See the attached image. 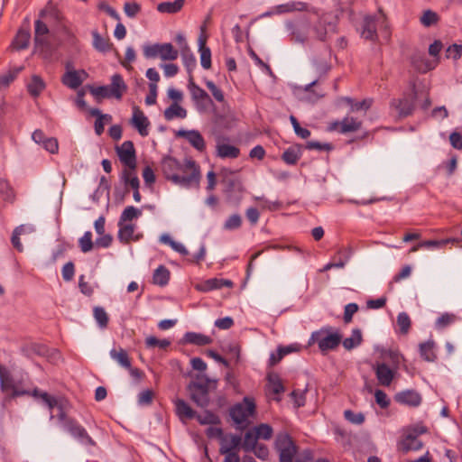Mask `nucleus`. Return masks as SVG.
<instances>
[{"label": "nucleus", "mask_w": 462, "mask_h": 462, "mask_svg": "<svg viewBox=\"0 0 462 462\" xmlns=\"http://www.w3.org/2000/svg\"><path fill=\"white\" fill-rule=\"evenodd\" d=\"M195 170L198 171V180H197V183L191 184L189 187H184L185 189H191V188L199 189V188L200 180H201V171H200L199 165L191 157L185 158L184 162L180 163V173L182 176H185V175L189 176Z\"/></svg>", "instance_id": "obj_21"}, {"label": "nucleus", "mask_w": 462, "mask_h": 462, "mask_svg": "<svg viewBox=\"0 0 462 462\" xmlns=\"http://www.w3.org/2000/svg\"><path fill=\"white\" fill-rule=\"evenodd\" d=\"M92 45L99 52L106 53L112 51L114 45L108 37H103L97 30L92 32Z\"/></svg>", "instance_id": "obj_26"}, {"label": "nucleus", "mask_w": 462, "mask_h": 462, "mask_svg": "<svg viewBox=\"0 0 462 462\" xmlns=\"http://www.w3.org/2000/svg\"><path fill=\"white\" fill-rule=\"evenodd\" d=\"M184 137L196 150L203 152L206 149V143L202 134L197 130H180L177 134Z\"/></svg>", "instance_id": "obj_20"}, {"label": "nucleus", "mask_w": 462, "mask_h": 462, "mask_svg": "<svg viewBox=\"0 0 462 462\" xmlns=\"http://www.w3.org/2000/svg\"><path fill=\"white\" fill-rule=\"evenodd\" d=\"M176 414L181 419L192 420L197 417V412L182 399L174 401Z\"/></svg>", "instance_id": "obj_29"}, {"label": "nucleus", "mask_w": 462, "mask_h": 462, "mask_svg": "<svg viewBox=\"0 0 462 462\" xmlns=\"http://www.w3.org/2000/svg\"><path fill=\"white\" fill-rule=\"evenodd\" d=\"M136 168L137 166H134L133 169L125 166V168L121 171L120 180L125 184L126 192L128 191V186H134V181H135L136 183L140 182L139 178L136 174Z\"/></svg>", "instance_id": "obj_35"}, {"label": "nucleus", "mask_w": 462, "mask_h": 462, "mask_svg": "<svg viewBox=\"0 0 462 462\" xmlns=\"http://www.w3.org/2000/svg\"><path fill=\"white\" fill-rule=\"evenodd\" d=\"M205 84L217 102L222 103L225 101L224 92L213 81L206 80Z\"/></svg>", "instance_id": "obj_60"}, {"label": "nucleus", "mask_w": 462, "mask_h": 462, "mask_svg": "<svg viewBox=\"0 0 462 462\" xmlns=\"http://www.w3.org/2000/svg\"><path fill=\"white\" fill-rule=\"evenodd\" d=\"M253 430L255 432L258 439H262L269 440L273 437V428L269 424H266V423L259 424L258 426L254 427Z\"/></svg>", "instance_id": "obj_54"}, {"label": "nucleus", "mask_w": 462, "mask_h": 462, "mask_svg": "<svg viewBox=\"0 0 462 462\" xmlns=\"http://www.w3.org/2000/svg\"><path fill=\"white\" fill-rule=\"evenodd\" d=\"M163 116L167 121H171L176 117L183 119L187 116V110L179 105V103H172L165 109Z\"/></svg>", "instance_id": "obj_36"}, {"label": "nucleus", "mask_w": 462, "mask_h": 462, "mask_svg": "<svg viewBox=\"0 0 462 462\" xmlns=\"http://www.w3.org/2000/svg\"><path fill=\"white\" fill-rule=\"evenodd\" d=\"M181 344H190L194 346H203L212 343V338L209 336L196 333L186 332L180 340Z\"/></svg>", "instance_id": "obj_23"}, {"label": "nucleus", "mask_w": 462, "mask_h": 462, "mask_svg": "<svg viewBox=\"0 0 462 462\" xmlns=\"http://www.w3.org/2000/svg\"><path fill=\"white\" fill-rule=\"evenodd\" d=\"M0 390L4 393L8 392L22 391L14 383V380L8 369L0 364Z\"/></svg>", "instance_id": "obj_22"}, {"label": "nucleus", "mask_w": 462, "mask_h": 462, "mask_svg": "<svg viewBox=\"0 0 462 462\" xmlns=\"http://www.w3.org/2000/svg\"><path fill=\"white\" fill-rule=\"evenodd\" d=\"M180 55L182 58L183 65L185 66L187 72L189 74V78L190 75H193L192 72L197 66L196 58H195L194 54L192 53L191 50L185 51V52L181 53Z\"/></svg>", "instance_id": "obj_52"}, {"label": "nucleus", "mask_w": 462, "mask_h": 462, "mask_svg": "<svg viewBox=\"0 0 462 462\" xmlns=\"http://www.w3.org/2000/svg\"><path fill=\"white\" fill-rule=\"evenodd\" d=\"M416 95L404 94L402 97L393 98L390 102V107L396 110L400 118H406L411 116L415 110Z\"/></svg>", "instance_id": "obj_11"}, {"label": "nucleus", "mask_w": 462, "mask_h": 462, "mask_svg": "<svg viewBox=\"0 0 462 462\" xmlns=\"http://www.w3.org/2000/svg\"><path fill=\"white\" fill-rule=\"evenodd\" d=\"M456 242L453 238H445L440 240H424L414 246H412L410 250V252L413 253L418 251L420 248H426V249H440L445 247L448 244H454Z\"/></svg>", "instance_id": "obj_25"}, {"label": "nucleus", "mask_w": 462, "mask_h": 462, "mask_svg": "<svg viewBox=\"0 0 462 462\" xmlns=\"http://www.w3.org/2000/svg\"><path fill=\"white\" fill-rule=\"evenodd\" d=\"M344 417L349 422L356 425H360L365 421V416L363 413H355L351 410H346L344 411Z\"/></svg>", "instance_id": "obj_63"}, {"label": "nucleus", "mask_w": 462, "mask_h": 462, "mask_svg": "<svg viewBox=\"0 0 462 462\" xmlns=\"http://www.w3.org/2000/svg\"><path fill=\"white\" fill-rule=\"evenodd\" d=\"M374 104V99L372 97L364 98L361 101H356L354 99V103H352L350 106V112H358L369 110Z\"/></svg>", "instance_id": "obj_56"}, {"label": "nucleus", "mask_w": 462, "mask_h": 462, "mask_svg": "<svg viewBox=\"0 0 462 462\" xmlns=\"http://www.w3.org/2000/svg\"><path fill=\"white\" fill-rule=\"evenodd\" d=\"M331 329V327H326L312 332L310 344L318 343L319 348L323 354L337 348L342 340V337L337 332L330 333Z\"/></svg>", "instance_id": "obj_4"}, {"label": "nucleus", "mask_w": 462, "mask_h": 462, "mask_svg": "<svg viewBox=\"0 0 462 462\" xmlns=\"http://www.w3.org/2000/svg\"><path fill=\"white\" fill-rule=\"evenodd\" d=\"M258 445V438L254 430H248L245 432L242 448L245 452H252L254 448Z\"/></svg>", "instance_id": "obj_48"}, {"label": "nucleus", "mask_w": 462, "mask_h": 462, "mask_svg": "<svg viewBox=\"0 0 462 462\" xmlns=\"http://www.w3.org/2000/svg\"><path fill=\"white\" fill-rule=\"evenodd\" d=\"M255 411V402L254 399L245 397L243 402L232 406L229 410V415L236 424L244 423L248 417Z\"/></svg>", "instance_id": "obj_9"}, {"label": "nucleus", "mask_w": 462, "mask_h": 462, "mask_svg": "<svg viewBox=\"0 0 462 462\" xmlns=\"http://www.w3.org/2000/svg\"><path fill=\"white\" fill-rule=\"evenodd\" d=\"M61 82L71 89H77L81 86L83 79L80 78L79 71L69 70L62 76Z\"/></svg>", "instance_id": "obj_34"}, {"label": "nucleus", "mask_w": 462, "mask_h": 462, "mask_svg": "<svg viewBox=\"0 0 462 462\" xmlns=\"http://www.w3.org/2000/svg\"><path fill=\"white\" fill-rule=\"evenodd\" d=\"M145 346L147 348L159 347L161 349H166L171 346L169 339H159L154 336H149L145 338Z\"/></svg>", "instance_id": "obj_53"}, {"label": "nucleus", "mask_w": 462, "mask_h": 462, "mask_svg": "<svg viewBox=\"0 0 462 462\" xmlns=\"http://www.w3.org/2000/svg\"><path fill=\"white\" fill-rule=\"evenodd\" d=\"M79 246L82 253H88L92 250L94 244L92 241V233L90 231L85 232L79 239Z\"/></svg>", "instance_id": "obj_57"}, {"label": "nucleus", "mask_w": 462, "mask_h": 462, "mask_svg": "<svg viewBox=\"0 0 462 462\" xmlns=\"http://www.w3.org/2000/svg\"><path fill=\"white\" fill-rule=\"evenodd\" d=\"M171 273L164 266L160 265L157 269L154 270L152 274V282L159 286H165L168 284L170 281Z\"/></svg>", "instance_id": "obj_39"}, {"label": "nucleus", "mask_w": 462, "mask_h": 462, "mask_svg": "<svg viewBox=\"0 0 462 462\" xmlns=\"http://www.w3.org/2000/svg\"><path fill=\"white\" fill-rule=\"evenodd\" d=\"M302 151L300 145L290 146L282 154V160L288 165H295L301 158Z\"/></svg>", "instance_id": "obj_30"}, {"label": "nucleus", "mask_w": 462, "mask_h": 462, "mask_svg": "<svg viewBox=\"0 0 462 462\" xmlns=\"http://www.w3.org/2000/svg\"><path fill=\"white\" fill-rule=\"evenodd\" d=\"M187 88L199 112H205L210 106L214 105L210 96L195 82L193 75H190L188 79Z\"/></svg>", "instance_id": "obj_7"}, {"label": "nucleus", "mask_w": 462, "mask_h": 462, "mask_svg": "<svg viewBox=\"0 0 462 462\" xmlns=\"http://www.w3.org/2000/svg\"><path fill=\"white\" fill-rule=\"evenodd\" d=\"M362 342L363 337L361 330L359 328H354L351 337L345 338L342 341V345L346 350H351L360 346Z\"/></svg>", "instance_id": "obj_43"}, {"label": "nucleus", "mask_w": 462, "mask_h": 462, "mask_svg": "<svg viewBox=\"0 0 462 462\" xmlns=\"http://www.w3.org/2000/svg\"><path fill=\"white\" fill-rule=\"evenodd\" d=\"M143 56L146 59H157L162 60L172 61L179 57V50H177L171 43H153L143 46Z\"/></svg>", "instance_id": "obj_5"}, {"label": "nucleus", "mask_w": 462, "mask_h": 462, "mask_svg": "<svg viewBox=\"0 0 462 462\" xmlns=\"http://www.w3.org/2000/svg\"><path fill=\"white\" fill-rule=\"evenodd\" d=\"M242 218L238 214L231 215L225 222L224 227L227 230H235L241 226Z\"/></svg>", "instance_id": "obj_62"}, {"label": "nucleus", "mask_w": 462, "mask_h": 462, "mask_svg": "<svg viewBox=\"0 0 462 462\" xmlns=\"http://www.w3.org/2000/svg\"><path fill=\"white\" fill-rule=\"evenodd\" d=\"M411 321L406 312H401L397 316L398 332L402 335H407L410 331Z\"/></svg>", "instance_id": "obj_49"}, {"label": "nucleus", "mask_w": 462, "mask_h": 462, "mask_svg": "<svg viewBox=\"0 0 462 462\" xmlns=\"http://www.w3.org/2000/svg\"><path fill=\"white\" fill-rule=\"evenodd\" d=\"M383 356L390 359L393 368L389 367L385 363L377 362L374 365V370L379 384L390 386L399 367L401 356L396 351L389 350L383 354Z\"/></svg>", "instance_id": "obj_3"}, {"label": "nucleus", "mask_w": 462, "mask_h": 462, "mask_svg": "<svg viewBox=\"0 0 462 462\" xmlns=\"http://www.w3.org/2000/svg\"><path fill=\"white\" fill-rule=\"evenodd\" d=\"M108 88L112 97L119 100L122 98L124 93L127 90V86L120 74H114L111 77V84L108 85Z\"/></svg>", "instance_id": "obj_24"}, {"label": "nucleus", "mask_w": 462, "mask_h": 462, "mask_svg": "<svg viewBox=\"0 0 462 462\" xmlns=\"http://www.w3.org/2000/svg\"><path fill=\"white\" fill-rule=\"evenodd\" d=\"M67 411L58 412L57 414L62 428L79 443L85 446H96V441L89 436L87 430L76 419L69 416Z\"/></svg>", "instance_id": "obj_2"}, {"label": "nucleus", "mask_w": 462, "mask_h": 462, "mask_svg": "<svg viewBox=\"0 0 462 462\" xmlns=\"http://www.w3.org/2000/svg\"><path fill=\"white\" fill-rule=\"evenodd\" d=\"M362 121L354 116H345L341 121L336 120L328 124L327 129L329 132L347 134L356 132L362 127Z\"/></svg>", "instance_id": "obj_12"}, {"label": "nucleus", "mask_w": 462, "mask_h": 462, "mask_svg": "<svg viewBox=\"0 0 462 462\" xmlns=\"http://www.w3.org/2000/svg\"><path fill=\"white\" fill-rule=\"evenodd\" d=\"M439 21V14L430 9L425 10L420 18V23L425 27L435 25Z\"/></svg>", "instance_id": "obj_51"}, {"label": "nucleus", "mask_w": 462, "mask_h": 462, "mask_svg": "<svg viewBox=\"0 0 462 462\" xmlns=\"http://www.w3.org/2000/svg\"><path fill=\"white\" fill-rule=\"evenodd\" d=\"M153 397V391L151 389H146L138 394V403L139 405L143 406L151 405L152 403Z\"/></svg>", "instance_id": "obj_61"}, {"label": "nucleus", "mask_w": 462, "mask_h": 462, "mask_svg": "<svg viewBox=\"0 0 462 462\" xmlns=\"http://www.w3.org/2000/svg\"><path fill=\"white\" fill-rule=\"evenodd\" d=\"M130 123L141 136L145 137L149 134V126L151 125V123L143 111L138 106L134 105L133 106V116Z\"/></svg>", "instance_id": "obj_14"}, {"label": "nucleus", "mask_w": 462, "mask_h": 462, "mask_svg": "<svg viewBox=\"0 0 462 462\" xmlns=\"http://www.w3.org/2000/svg\"><path fill=\"white\" fill-rule=\"evenodd\" d=\"M185 0H175L173 2H162L157 5L160 13L176 14L181 10Z\"/></svg>", "instance_id": "obj_40"}, {"label": "nucleus", "mask_w": 462, "mask_h": 462, "mask_svg": "<svg viewBox=\"0 0 462 462\" xmlns=\"http://www.w3.org/2000/svg\"><path fill=\"white\" fill-rule=\"evenodd\" d=\"M233 286L234 282L231 280L210 278L197 285V290L203 292H208L214 290L222 289L223 287L233 288Z\"/></svg>", "instance_id": "obj_19"}, {"label": "nucleus", "mask_w": 462, "mask_h": 462, "mask_svg": "<svg viewBox=\"0 0 462 462\" xmlns=\"http://www.w3.org/2000/svg\"><path fill=\"white\" fill-rule=\"evenodd\" d=\"M30 38L31 34L28 31L19 30L12 42L14 49L17 51L26 49L29 45Z\"/></svg>", "instance_id": "obj_44"}, {"label": "nucleus", "mask_w": 462, "mask_h": 462, "mask_svg": "<svg viewBox=\"0 0 462 462\" xmlns=\"http://www.w3.org/2000/svg\"><path fill=\"white\" fill-rule=\"evenodd\" d=\"M63 41L66 45L69 47L78 50L79 41L77 36L69 29L65 28L63 30Z\"/></svg>", "instance_id": "obj_59"}, {"label": "nucleus", "mask_w": 462, "mask_h": 462, "mask_svg": "<svg viewBox=\"0 0 462 462\" xmlns=\"http://www.w3.org/2000/svg\"><path fill=\"white\" fill-rule=\"evenodd\" d=\"M110 356L116 360L118 364H120L125 368L131 367V359L127 354V352L122 348H113L110 351Z\"/></svg>", "instance_id": "obj_42"}, {"label": "nucleus", "mask_w": 462, "mask_h": 462, "mask_svg": "<svg viewBox=\"0 0 462 462\" xmlns=\"http://www.w3.org/2000/svg\"><path fill=\"white\" fill-rule=\"evenodd\" d=\"M209 383L210 380L205 378L204 382H191L188 386L190 399L198 407L206 408L209 404Z\"/></svg>", "instance_id": "obj_8"}, {"label": "nucleus", "mask_w": 462, "mask_h": 462, "mask_svg": "<svg viewBox=\"0 0 462 462\" xmlns=\"http://www.w3.org/2000/svg\"><path fill=\"white\" fill-rule=\"evenodd\" d=\"M22 353L27 356L32 357L33 356H43L48 353V348L43 344L32 343L22 348Z\"/></svg>", "instance_id": "obj_38"}, {"label": "nucleus", "mask_w": 462, "mask_h": 462, "mask_svg": "<svg viewBox=\"0 0 462 462\" xmlns=\"http://www.w3.org/2000/svg\"><path fill=\"white\" fill-rule=\"evenodd\" d=\"M394 401L399 404L415 408L420 405L422 397L417 391L411 389L397 393Z\"/></svg>", "instance_id": "obj_16"}, {"label": "nucleus", "mask_w": 462, "mask_h": 462, "mask_svg": "<svg viewBox=\"0 0 462 462\" xmlns=\"http://www.w3.org/2000/svg\"><path fill=\"white\" fill-rule=\"evenodd\" d=\"M89 92L94 97L99 101L102 98H110L112 97L108 86H100V87H89Z\"/></svg>", "instance_id": "obj_58"}, {"label": "nucleus", "mask_w": 462, "mask_h": 462, "mask_svg": "<svg viewBox=\"0 0 462 462\" xmlns=\"http://www.w3.org/2000/svg\"><path fill=\"white\" fill-rule=\"evenodd\" d=\"M93 316L100 328H106L109 322V318L105 309L100 306H96L93 309Z\"/></svg>", "instance_id": "obj_47"}, {"label": "nucleus", "mask_w": 462, "mask_h": 462, "mask_svg": "<svg viewBox=\"0 0 462 462\" xmlns=\"http://www.w3.org/2000/svg\"><path fill=\"white\" fill-rule=\"evenodd\" d=\"M116 152L124 166L131 169L137 166L136 151L132 141H125L120 146H116Z\"/></svg>", "instance_id": "obj_13"}, {"label": "nucleus", "mask_w": 462, "mask_h": 462, "mask_svg": "<svg viewBox=\"0 0 462 462\" xmlns=\"http://www.w3.org/2000/svg\"><path fill=\"white\" fill-rule=\"evenodd\" d=\"M44 392H42L39 388L35 387L33 390H25L22 389V391H15L14 393H10L6 398L9 400L15 399L21 396H32L34 398H41V394H43Z\"/></svg>", "instance_id": "obj_55"}, {"label": "nucleus", "mask_w": 462, "mask_h": 462, "mask_svg": "<svg viewBox=\"0 0 462 462\" xmlns=\"http://www.w3.org/2000/svg\"><path fill=\"white\" fill-rule=\"evenodd\" d=\"M195 419L201 425H217L220 424V418L214 412L207 410L203 414H198Z\"/></svg>", "instance_id": "obj_45"}, {"label": "nucleus", "mask_w": 462, "mask_h": 462, "mask_svg": "<svg viewBox=\"0 0 462 462\" xmlns=\"http://www.w3.org/2000/svg\"><path fill=\"white\" fill-rule=\"evenodd\" d=\"M328 57H316L312 60V66L317 74L319 80L324 79L332 69L330 62L331 48L328 47Z\"/></svg>", "instance_id": "obj_18"}, {"label": "nucleus", "mask_w": 462, "mask_h": 462, "mask_svg": "<svg viewBox=\"0 0 462 462\" xmlns=\"http://www.w3.org/2000/svg\"><path fill=\"white\" fill-rule=\"evenodd\" d=\"M361 37L371 42L378 40L377 19L374 15H365L362 23Z\"/></svg>", "instance_id": "obj_17"}, {"label": "nucleus", "mask_w": 462, "mask_h": 462, "mask_svg": "<svg viewBox=\"0 0 462 462\" xmlns=\"http://www.w3.org/2000/svg\"><path fill=\"white\" fill-rule=\"evenodd\" d=\"M180 161L172 156H164L162 160V170L165 179L180 187H189L191 184L197 183L198 171H193L189 176H182L180 173Z\"/></svg>", "instance_id": "obj_1"}, {"label": "nucleus", "mask_w": 462, "mask_h": 462, "mask_svg": "<svg viewBox=\"0 0 462 462\" xmlns=\"http://www.w3.org/2000/svg\"><path fill=\"white\" fill-rule=\"evenodd\" d=\"M142 215V211L134 206H127L122 212L118 226H121L122 224L132 221L134 218H138Z\"/></svg>", "instance_id": "obj_46"}, {"label": "nucleus", "mask_w": 462, "mask_h": 462, "mask_svg": "<svg viewBox=\"0 0 462 462\" xmlns=\"http://www.w3.org/2000/svg\"><path fill=\"white\" fill-rule=\"evenodd\" d=\"M411 63L420 73H426L433 69L431 62L426 58L424 53H414L411 57Z\"/></svg>", "instance_id": "obj_28"}, {"label": "nucleus", "mask_w": 462, "mask_h": 462, "mask_svg": "<svg viewBox=\"0 0 462 462\" xmlns=\"http://www.w3.org/2000/svg\"><path fill=\"white\" fill-rule=\"evenodd\" d=\"M45 87L43 79L38 75H33L27 85V90L32 97H37L44 90Z\"/></svg>", "instance_id": "obj_37"}, {"label": "nucleus", "mask_w": 462, "mask_h": 462, "mask_svg": "<svg viewBox=\"0 0 462 462\" xmlns=\"http://www.w3.org/2000/svg\"><path fill=\"white\" fill-rule=\"evenodd\" d=\"M267 384H266V390L268 394L273 396V400L276 402L282 401V393H284L285 387L283 385V383L280 377V375L276 373H269L267 374Z\"/></svg>", "instance_id": "obj_15"}, {"label": "nucleus", "mask_w": 462, "mask_h": 462, "mask_svg": "<svg viewBox=\"0 0 462 462\" xmlns=\"http://www.w3.org/2000/svg\"><path fill=\"white\" fill-rule=\"evenodd\" d=\"M275 448L279 453V462H293L298 447L288 433H280L275 439Z\"/></svg>", "instance_id": "obj_6"}, {"label": "nucleus", "mask_w": 462, "mask_h": 462, "mask_svg": "<svg viewBox=\"0 0 462 462\" xmlns=\"http://www.w3.org/2000/svg\"><path fill=\"white\" fill-rule=\"evenodd\" d=\"M287 28L291 32V40L295 42L304 43L307 41L306 32L297 27L293 23H288Z\"/></svg>", "instance_id": "obj_50"}, {"label": "nucleus", "mask_w": 462, "mask_h": 462, "mask_svg": "<svg viewBox=\"0 0 462 462\" xmlns=\"http://www.w3.org/2000/svg\"><path fill=\"white\" fill-rule=\"evenodd\" d=\"M118 230V239L121 243L128 244L131 240L137 241L139 236L134 237V225L133 224H122Z\"/></svg>", "instance_id": "obj_33"}, {"label": "nucleus", "mask_w": 462, "mask_h": 462, "mask_svg": "<svg viewBox=\"0 0 462 462\" xmlns=\"http://www.w3.org/2000/svg\"><path fill=\"white\" fill-rule=\"evenodd\" d=\"M426 427L414 428L402 439L398 442V450L403 454L410 451H418L423 448V442L418 439L419 435L426 433Z\"/></svg>", "instance_id": "obj_10"}, {"label": "nucleus", "mask_w": 462, "mask_h": 462, "mask_svg": "<svg viewBox=\"0 0 462 462\" xmlns=\"http://www.w3.org/2000/svg\"><path fill=\"white\" fill-rule=\"evenodd\" d=\"M309 5L305 2L291 1L286 4L278 5L275 6V14H286L291 12H307Z\"/></svg>", "instance_id": "obj_27"}, {"label": "nucleus", "mask_w": 462, "mask_h": 462, "mask_svg": "<svg viewBox=\"0 0 462 462\" xmlns=\"http://www.w3.org/2000/svg\"><path fill=\"white\" fill-rule=\"evenodd\" d=\"M217 155L222 159H236L240 155V149L229 143L217 145Z\"/></svg>", "instance_id": "obj_31"}, {"label": "nucleus", "mask_w": 462, "mask_h": 462, "mask_svg": "<svg viewBox=\"0 0 462 462\" xmlns=\"http://www.w3.org/2000/svg\"><path fill=\"white\" fill-rule=\"evenodd\" d=\"M435 343L433 340H428L419 345L420 357L426 362H435L437 355L434 351Z\"/></svg>", "instance_id": "obj_32"}, {"label": "nucleus", "mask_w": 462, "mask_h": 462, "mask_svg": "<svg viewBox=\"0 0 462 462\" xmlns=\"http://www.w3.org/2000/svg\"><path fill=\"white\" fill-rule=\"evenodd\" d=\"M199 51L200 53V64L203 69H208L211 68V51L207 46V42H205L204 38L201 39L200 43H199Z\"/></svg>", "instance_id": "obj_41"}, {"label": "nucleus", "mask_w": 462, "mask_h": 462, "mask_svg": "<svg viewBox=\"0 0 462 462\" xmlns=\"http://www.w3.org/2000/svg\"><path fill=\"white\" fill-rule=\"evenodd\" d=\"M359 310V307L356 303H348L345 306V310H344V317H343V319H344V322L346 324H348L352 321L353 319V316L355 313H356Z\"/></svg>", "instance_id": "obj_64"}]
</instances>
